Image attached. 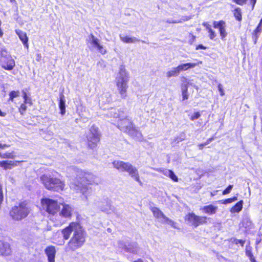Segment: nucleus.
Instances as JSON below:
<instances>
[{
    "label": "nucleus",
    "mask_w": 262,
    "mask_h": 262,
    "mask_svg": "<svg viewBox=\"0 0 262 262\" xmlns=\"http://www.w3.org/2000/svg\"><path fill=\"white\" fill-rule=\"evenodd\" d=\"M217 88H218V90L220 93V95L223 96L225 95V93H224V90H223V85L219 83L218 85H217Z\"/></svg>",
    "instance_id": "obj_42"
},
{
    "label": "nucleus",
    "mask_w": 262,
    "mask_h": 262,
    "mask_svg": "<svg viewBox=\"0 0 262 262\" xmlns=\"http://www.w3.org/2000/svg\"><path fill=\"white\" fill-rule=\"evenodd\" d=\"M232 185H229L222 192L223 195H226L229 193L233 188Z\"/></svg>",
    "instance_id": "obj_37"
},
{
    "label": "nucleus",
    "mask_w": 262,
    "mask_h": 262,
    "mask_svg": "<svg viewBox=\"0 0 262 262\" xmlns=\"http://www.w3.org/2000/svg\"><path fill=\"white\" fill-rule=\"evenodd\" d=\"M261 23H259L258 26L256 27L255 29L254 30V34L255 36H257V34L260 33L261 31Z\"/></svg>",
    "instance_id": "obj_39"
},
{
    "label": "nucleus",
    "mask_w": 262,
    "mask_h": 262,
    "mask_svg": "<svg viewBox=\"0 0 262 262\" xmlns=\"http://www.w3.org/2000/svg\"><path fill=\"white\" fill-rule=\"evenodd\" d=\"M217 207L212 205L205 206L202 208L203 212L208 214H213L216 212Z\"/></svg>",
    "instance_id": "obj_23"
},
{
    "label": "nucleus",
    "mask_w": 262,
    "mask_h": 262,
    "mask_svg": "<svg viewBox=\"0 0 262 262\" xmlns=\"http://www.w3.org/2000/svg\"><path fill=\"white\" fill-rule=\"evenodd\" d=\"M19 95V91H12L10 92L9 94V101L13 102L14 101V99L17 97Z\"/></svg>",
    "instance_id": "obj_33"
},
{
    "label": "nucleus",
    "mask_w": 262,
    "mask_h": 262,
    "mask_svg": "<svg viewBox=\"0 0 262 262\" xmlns=\"http://www.w3.org/2000/svg\"><path fill=\"white\" fill-rule=\"evenodd\" d=\"M9 2L12 3V4H14L15 6H17V3L16 0H9Z\"/></svg>",
    "instance_id": "obj_51"
},
{
    "label": "nucleus",
    "mask_w": 262,
    "mask_h": 262,
    "mask_svg": "<svg viewBox=\"0 0 262 262\" xmlns=\"http://www.w3.org/2000/svg\"><path fill=\"white\" fill-rule=\"evenodd\" d=\"M245 253L246 256L249 257L251 262H256L252 253V247L250 246L249 244L246 246Z\"/></svg>",
    "instance_id": "obj_26"
},
{
    "label": "nucleus",
    "mask_w": 262,
    "mask_h": 262,
    "mask_svg": "<svg viewBox=\"0 0 262 262\" xmlns=\"http://www.w3.org/2000/svg\"><path fill=\"white\" fill-rule=\"evenodd\" d=\"M203 27L205 28L208 33V36L210 40H214L216 37V32L212 29L210 25L207 22H203L202 23Z\"/></svg>",
    "instance_id": "obj_20"
},
{
    "label": "nucleus",
    "mask_w": 262,
    "mask_h": 262,
    "mask_svg": "<svg viewBox=\"0 0 262 262\" xmlns=\"http://www.w3.org/2000/svg\"><path fill=\"white\" fill-rule=\"evenodd\" d=\"M209 218L206 216H200L196 215L193 212H189L187 213L184 217V220L194 228L206 224L207 220Z\"/></svg>",
    "instance_id": "obj_8"
},
{
    "label": "nucleus",
    "mask_w": 262,
    "mask_h": 262,
    "mask_svg": "<svg viewBox=\"0 0 262 262\" xmlns=\"http://www.w3.org/2000/svg\"><path fill=\"white\" fill-rule=\"evenodd\" d=\"M101 134L96 125L93 124L89 129V132L85 136V144L87 148L92 150H96L100 143Z\"/></svg>",
    "instance_id": "obj_5"
},
{
    "label": "nucleus",
    "mask_w": 262,
    "mask_h": 262,
    "mask_svg": "<svg viewBox=\"0 0 262 262\" xmlns=\"http://www.w3.org/2000/svg\"><path fill=\"white\" fill-rule=\"evenodd\" d=\"M18 162V161L3 160L0 161V167L4 170L11 169L17 166V163Z\"/></svg>",
    "instance_id": "obj_19"
},
{
    "label": "nucleus",
    "mask_w": 262,
    "mask_h": 262,
    "mask_svg": "<svg viewBox=\"0 0 262 262\" xmlns=\"http://www.w3.org/2000/svg\"><path fill=\"white\" fill-rule=\"evenodd\" d=\"M182 81L183 83L181 86L182 89V100L184 101L188 99L189 97L188 94L189 82L188 79L185 77H182Z\"/></svg>",
    "instance_id": "obj_16"
},
{
    "label": "nucleus",
    "mask_w": 262,
    "mask_h": 262,
    "mask_svg": "<svg viewBox=\"0 0 262 262\" xmlns=\"http://www.w3.org/2000/svg\"><path fill=\"white\" fill-rule=\"evenodd\" d=\"M28 104L27 102H23L22 103H21L18 107V110L19 113L21 115H24L27 110V104Z\"/></svg>",
    "instance_id": "obj_31"
},
{
    "label": "nucleus",
    "mask_w": 262,
    "mask_h": 262,
    "mask_svg": "<svg viewBox=\"0 0 262 262\" xmlns=\"http://www.w3.org/2000/svg\"><path fill=\"white\" fill-rule=\"evenodd\" d=\"M86 234L85 231L78 229L74 230L73 234L65 247L67 252H74L82 247L86 242Z\"/></svg>",
    "instance_id": "obj_1"
},
{
    "label": "nucleus",
    "mask_w": 262,
    "mask_h": 262,
    "mask_svg": "<svg viewBox=\"0 0 262 262\" xmlns=\"http://www.w3.org/2000/svg\"><path fill=\"white\" fill-rule=\"evenodd\" d=\"M243 201L240 200L230 208V211L233 213L239 212L243 209Z\"/></svg>",
    "instance_id": "obj_25"
},
{
    "label": "nucleus",
    "mask_w": 262,
    "mask_h": 262,
    "mask_svg": "<svg viewBox=\"0 0 262 262\" xmlns=\"http://www.w3.org/2000/svg\"><path fill=\"white\" fill-rule=\"evenodd\" d=\"M234 3H235L236 4L243 6L244 5H245L247 2V0H232Z\"/></svg>",
    "instance_id": "obj_40"
},
{
    "label": "nucleus",
    "mask_w": 262,
    "mask_h": 262,
    "mask_svg": "<svg viewBox=\"0 0 262 262\" xmlns=\"http://www.w3.org/2000/svg\"><path fill=\"white\" fill-rule=\"evenodd\" d=\"M237 200V197L236 196H233L232 198H228L223 200L219 201V202L222 204H230L232 202L236 201Z\"/></svg>",
    "instance_id": "obj_34"
},
{
    "label": "nucleus",
    "mask_w": 262,
    "mask_h": 262,
    "mask_svg": "<svg viewBox=\"0 0 262 262\" xmlns=\"http://www.w3.org/2000/svg\"><path fill=\"white\" fill-rule=\"evenodd\" d=\"M72 207L68 204H64L62 205V208L59 213L61 216L70 219L72 216Z\"/></svg>",
    "instance_id": "obj_17"
},
{
    "label": "nucleus",
    "mask_w": 262,
    "mask_h": 262,
    "mask_svg": "<svg viewBox=\"0 0 262 262\" xmlns=\"http://www.w3.org/2000/svg\"><path fill=\"white\" fill-rule=\"evenodd\" d=\"M43 209L48 213L49 216L57 214L60 211V204L57 201L49 198H43L41 200Z\"/></svg>",
    "instance_id": "obj_7"
},
{
    "label": "nucleus",
    "mask_w": 262,
    "mask_h": 262,
    "mask_svg": "<svg viewBox=\"0 0 262 262\" xmlns=\"http://www.w3.org/2000/svg\"><path fill=\"white\" fill-rule=\"evenodd\" d=\"M30 212L26 201L19 202L17 205L11 208L9 211L10 217L14 221H21L26 218Z\"/></svg>",
    "instance_id": "obj_6"
},
{
    "label": "nucleus",
    "mask_w": 262,
    "mask_h": 262,
    "mask_svg": "<svg viewBox=\"0 0 262 262\" xmlns=\"http://www.w3.org/2000/svg\"><path fill=\"white\" fill-rule=\"evenodd\" d=\"M179 74L180 73L177 67H175L173 68L172 70L168 71L166 73V76L168 78H170L171 77L177 76L179 75Z\"/></svg>",
    "instance_id": "obj_32"
},
{
    "label": "nucleus",
    "mask_w": 262,
    "mask_h": 262,
    "mask_svg": "<svg viewBox=\"0 0 262 262\" xmlns=\"http://www.w3.org/2000/svg\"><path fill=\"white\" fill-rule=\"evenodd\" d=\"M0 63L2 68L5 70H12L15 66V60L5 49L1 51Z\"/></svg>",
    "instance_id": "obj_9"
},
{
    "label": "nucleus",
    "mask_w": 262,
    "mask_h": 262,
    "mask_svg": "<svg viewBox=\"0 0 262 262\" xmlns=\"http://www.w3.org/2000/svg\"><path fill=\"white\" fill-rule=\"evenodd\" d=\"M207 48H208L207 47L200 44V45H198L196 46L195 50H200V49L206 50Z\"/></svg>",
    "instance_id": "obj_44"
},
{
    "label": "nucleus",
    "mask_w": 262,
    "mask_h": 262,
    "mask_svg": "<svg viewBox=\"0 0 262 262\" xmlns=\"http://www.w3.org/2000/svg\"><path fill=\"white\" fill-rule=\"evenodd\" d=\"M121 40L125 43H133L136 41H139V39H137L135 37H130L128 36H125L123 37H121Z\"/></svg>",
    "instance_id": "obj_30"
},
{
    "label": "nucleus",
    "mask_w": 262,
    "mask_h": 262,
    "mask_svg": "<svg viewBox=\"0 0 262 262\" xmlns=\"http://www.w3.org/2000/svg\"><path fill=\"white\" fill-rule=\"evenodd\" d=\"M199 63H202V61H200L198 63H186L181 64L178 66L177 67L179 70V73L182 71H187L189 69L193 68L195 66L199 64Z\"/></svg>",
    "instance_id": "obj_21"
},
{
    "label": "nucleus",
    "mask_w": 262,
    "mask_h": 262,
    "mask_svg": "<svg viewBox=\"0 0 262 262\" xmlns=\"http://www.w3.org/2000/svg\"><path fill=\"white\" fill-rule=\"evenodd\" d=\"M172 227L174 228H177V223L171 220L169 222V224Z\"/></svg>",
    "instance_id": "obj_45"
},
{
    "label": "nucleus",
    "mask_w": 262,
    "mask_h": 262,
    "mask_svg": "<svg viewBox=\"0 0 262 262\" xmlns=\"http://www.w3.org/2000/svg\"><path fill=\"white\" fill-rule=\"evenodd\" d=\"M214 194L212 193V192H211V196H213Z\"/></svg>",
    "instance_id": "obj_54"
},
{
    "label": "nucleus",
    "mask_w": 262,
    "mask_h": 262,
    "mask_svg": "<svg viewBox=\"0 0 262 262\" xmlns=\"http://www.w3.org/2000/svg\"><path fill=\"white\" fill-rule=\"evenodd\" d=\"M45 252L48 257V262H55L56 253L55 246L51 245L47 247L45 249Z\"/></svg>",
    "instance_id": "obj_14"
},
{
    "label": "nucleus",
    "mask_w": 262,
    "mask_h": 262,
    "mask_svg": "<svg viewBox=\"0 0 262 262\" xmlns=\"http://www.w3.org/2000/svg\"><path fill=\"white\" fill-rule=\"evenodd\" d=\"M234 243L235 245H237V244H239L242 247H243L245 243V241L242 239H238L235 238V239H234Z\"/></svg>",
    "instance_id": "obj_41"
},
{
    "label": "nucleus",
    "mask_w": 262,
    "mask_h": 262,
    "mask_svg": "<svg viewBox=\"0 0 262 262\" xmlns=\"http://www.w3.org/2000/svg\"><path fill=\"white\" fill-rule=\"evenodd\" d=\"M23 99H24L23 102H28V104L30 106H31L32 105L33 103H32V101L31 99L28 96L27 94L26 93V92H25L24 91H23Z\"/></svg>",
    "instance_id": "obj_35"
},
{
    "label": "nucleus",
    "mask_w": 262,
    "mask_h": 262,
    "mask_svg": "<svg viewBox=\"0 0 262 262\" xmlns=\"http://www.w3.org/2000/svg\"><path fill=\"white\" fill-rule=\"evenodd\" d=\"M201 116V114L199 112L194 113V114L190 117V119L191 121L199 119Z\"/></svg>",
    "instance_id": "obj_38"
},
{
    "label": "nucleus",
    "mask_w": 262,
    "mask_h": 262,
    "mask_svg": "<svg viewBox=\"0 0 262 262\" xmlns=\"http://www.w3.org/2000/svg\"><path fill=\"white\" fill-rule=\"evenodd\" d=\"M119 128L129 136H133L137 132V130L132 121L127 118L121 119L118 123Z\"/></svg>",
    "instance_id": "obj_10"
},
{
    "label": "nucleus",
    "mask_w": 262,
    "mask_h": 262,
    "mask_svg": "<svg viewBox=\"0 0 262 262\" xmlns=\"http://www.w3.org/2000/svg\"><path fill=\"white\" fill-rule=\"evenodd\" d=\"M1 25H2V21L0 19V37H2L4 35V33L3 32V30L1 29Z\"/></svg>",
    "instance_id": "obj_49"
},
{
    "label": "nucleus",
    "mask_w": 262,
    "mask_h": 262,
    "mask_svg": "<svg viewBox=\"0 0 262 262\" xmlns=\"http://www.w3.org/2000/svg\"><path fill=\"white\" fill-rule=\"evenodd\" d=\"M151 211L154 216L157 219L163 218L165 214L163 212L157 207H152L151 208Z\"/></svg>",
    "instance_id": "obj_28"
},
{
    "label": "nucleus",
    "mask_w": 262,
    "mask_h": 262,
    "mask_svg": "<svg viewBox=\"0 0 262 262\" xmlns=\"http://www.w3.org/2000/svg\"><path fill=\"white\" fill-rule=\"evenodd\" d=\"M65 97L62 93L59 94V107L60 111V114L64 115L66 113V103Z\"/></svg>",
    "instance_id": "obj_22"
},
{
    "label": "nucleus",
    "mask_w": 262,
    "mask_h": 262,
    "mask_svg": "<svg viewBox=\"0 0 262 262\" xmlns=\"http://www.w3.org/2000/svg\"><path fill=\"white\" fill-rule=\"evenodd\" d=\"M214 139V137H212L211 138H208L207 141L205 142V144H209L211 141H212Z\"/></svg>",
    "instance_id": "obj_48"
},
{
    "label": "nucleus",
    "mask_w": 262,
    "mask_h": 262,
    "mask_svg": "<svg viewBox=\"0 0 262 262\" xmlns=\"http://www.w3.org/2000/svg\"><path fill=\"white\" fill-rule=\"evenodd\" d=\"M260 241H257L256 242V245H258V244L260 243Z\"/></svg>",
    "instance_id": "obj_53"
},
{
    "label": "nucleus",
    "mask_w": 262,
    "mask_h": 262,
    "mask_svg": "<svg viewBox=\"0 0 262 262\" xmlns=\"http://www.w3.org/2000/svg\"><path fill=\"white\" fill-rule=\"evenodd\" d=\"M12 250L10 244L2 242L0 244V255L3 256H9L11 254Z\"/></svg>",
    "instance_id": "obj_15"
},
{
    "label": "nucleus",
    "mask_w": 262,
    "mask_h": 262,
    "mask_svg": "<svg viewBox=\"0 0 262 262\" xmlns=\"http://www.w3.org/2000/svg\"><path fill=\"white\" fill-rule=\"evenodd\" d=\"M160 171L164 174L165 176L169 177L174 182H178V178L177 176L174 174V172L171 170H160Z\"/></svg>",
    "instance_id": "obj_27"
},
{
    "label": "nucleus",
    "mask_w": 262,
    "mask_h": 262,
    "mask_svg": "<svg viewBox=\"0 0 262 262\" xmlns=\"http://www.w3.org/2000/svg\"><path fill=\"white\" fill-rule=\"evenodd\" d=\"M79 226V224L77 222H72L69 223V225L63 228L61 230V234L63 236V238L64 240H68L70 237L72 233L74 230H78L77 227Z\"/></svg>",
    "instance_id": "obj_11"
},
{
    "label": "nucleus",
    "mask_w": 262,
    "mask_h": 262,
    "mask_svg": "<svg viewBox=\"0 0 262 262\" xmlns=\"http://www.w3.org/2000/svg\"><path fill=\"white\" fill-rule=\"evenodd\" d=\"M6 114L5 112H3L1 111L0 109V116L1 117H5L6 116Z\"/></svg>",
    "instance_id": "obj_52"
},
{
    "label": "nucleus",
    "mask_w": 262,
    "mask_h": 262,
    "mask_svg": "<svg viewBox=\"0 0 262 262\" xmlns=\"http://www.w3.org/2000/svg\"><path fill=\"white\" fill-rule=\"evenodd\" d=\"M112 164L116 169L122 172H127L140 185H142V182L140 179L138 170L132 164L128 162H125L120 160L114 161L112 162Z\"/></svg>",
    "instance_id": "obj_4"
},
{
    "label": "nucleus",
    "mask_w": 262,
    "mask_h": 262,
    "mask_svg": "<svg viewBox=\"0 0 262 262\" xmlns=\"http://www.w3.org/2000/svg\"><path fill=\"white\" fill-rule=\"evenodd\" d=\"M16 156L14 151H12L11 152H6L4 154L0 153V158L1 159H13Z\"/></svg>",
    "instance_id": "obj_29"
},
{
    "label": "nucleus",
    "mask_w": 262,
    "mask_h": 262,
    "mask_svg": "<svg viewBox=\"0 0 262 262\" xmlns=\"http://www.w3.org/2000/svg\"><path fill=\"white\" fill-rule=\"evenodd\" d=\"M256 2L257 0H249V5L251 6L252 9L254 8Z\"/></svg>",
    "instance_id": "obj_43"
},
{
    "label": "nucleus",
    "mask_w": 262,
    "mask_h": 262,
    "mask_svg": "<svg viewBox=\"0 0 262 262\" xmlns=\"http://www.w3.org/2000/svg\"><path fill=\"white\" fill-rule=\"evenodd\" d=\"M189 39L188 40L189 44L192 45L195 41L196 36L195 35H194L192 33H190L189 34Z\"/></svg>",
    "instance_id": "obj_36"
},
{
    "label": "nucleus",
    "mask_w": 262,
    "mask_h": 262,
    "mask_svg": "<svg viewBox=\"0 0 262 262\" xmlns=\"http://www.w3.org/2000/svg\"><path fill=\"white\" fill-rule=\"evenodd\" d=\"M116 85L121 97L122 99H125L127 97L129 76L124 66L120 67L118 76L116 77Z\"/></svg>",
    "instance_id": "obj_3"
},
{
    "label": "nucleus",
    "mask_w": 262,
    "mask_h": 262,
    "mask_svg": "<svg viewBox=\"0 0 262 262\" xmlns=\"http://www.w3.org/2000/svg\"><path fill=\"white\" fill-rule=\"evenodd\" d=\"M9 146L10 145L8 144L0 143V149H3L5 148L9 147Z\"/></svg>",
    "instance_id": "obj_46"
},
{
    "label": "nucleus",
    "mask_w": 262,
    "mask_h": 262,
    "mask_svg": "<svg viewBox=\"0 0 262 262\" xmlns=\"http://www.w3.org/2000/svg\"><path fill=\"white\" fill-rule=\"evenodd\" d=\"M213 27L214 28L219 29L221 40H225L228 34L226 30V22L223 20L214 21L213 22Z\"/></svg>",
    "instance_id": "obj_12"
},
{
    "label": "nucleus",
    "mask_w": 262,
    "mask_h": 262,
    "mask_svg": "<svg viewBox=\"0 0 262 262\" xmlns=\"http://www.w3.org/2000/svg\"><path fill=\"white\" fill-rule=\"evenodd\" d=\"M90 38L92 39L91 43L92 44L94 47L97 48V50L100 53L104 55L107 53V50L105 48L100 44L99 39L95 37L93 34H91L90 35Z\"/></svg>",
    "instance_id": "obj_13"
},
{
    "label": "nucleus",
    "mask_w": 262,
    "mask_h": 262,
    "mask_svg": "<svg viewBox=\"0 0 262 262\" xmlns=\"http://www.w3.org/2000/svg\"><path fill=\"white\" fill-rule=\"evenodd\" d=\"M15 32L18 35L19 39L21 40L25 47H26L27 49H28L29 38L27 36V33L19 29L15 30Z\"/></svg>",
    "instance_id": "obj_18"
},
{
    "label": "nucleus",
    "mask_w": 262,
    "mask_h": 262,
    "mask_svg": "<svg viewBox=\"0 0 262 262\" xmlns=\"http://www.w3.org/2000/svg\"><path fill=\"white\" fill-rule=\"evenodd\" d=\"M232 14L235 19L241 23L242 20V10L239 7H235L232 11Z\"/></svg>",
    "instance_id": "obj_24"
},
{
    "label": "nucleus",
    "mask_w": 262,
    "mask_h": 262,
    "mask_svg": "<svg viewBox=\"0 0 262 262\" xmlns=\"http://www.w3.org/2000/svg\"><path fill=\"white\" fill-rule=\"evenodd\" d=\"M40 180L45 188L48 190L60 192L64 190L65 181L50 174H43L40 177Z\"/></svg>",
    "instance_id": "obj_2"
},
{
    "label": "nucleus",
    "mask_w": 262,
    "mask_h": 262,
    "mask_svg": "<svg viewBox=\"0 0 262 262\" xmlns=\"http://www.w3.org/2000/svg\"><path fill=\"white\" fill-rule=\"evenodd\" d=\"M207 144H205V143H201L199 144V147L200 149H202L204 146L206 145Z\"/></svg>",
    "instance_id": "obj_50"
},
{
    "label": "nucleus",
    "mask_w": 262,
    "mask_h": 262,
    "mask_svg": "<svg viewBox=\"0 0 262 262\" xmlns=\"http://www.w3.org/2000/svg\"><path fill=\"white\" fill-rule=\"evenodd\" d=\"M163 219L164 220L165 223L168 224H169V222L171 220V219L167 217L165 215L163 217Z\"/></svg>",
    "instance_id": "obj_47"
}]
</instances>
